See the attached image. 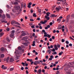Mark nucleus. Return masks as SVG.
Instances as JSON below:
<instances>
[{"mask_svg":"<svg viewBox=\"0 0 74 74\" xmlns=\"http://www.w3.org/2000/svg\"><path fill=\"white\" fill-rule=\"evenodd\" d=\"M49 54H50L51 53V52L52 51V49H51L49 50Z\"/></svg>","mask_w":74,"mask_h":74,"instance_id":"nucleus-26","label":"nucleus"},{"mask_svg":"<svg viewBox=\"0 0 74 74\" xmlns=\"http://www.w3.org/2000/svg\"><path fill=\"white\" fill-rule=\"evenodd\" d=\"M40 23L42 24H45V23L43 21H41Z\"/></svg>","mask_w":74,"mask_h":74,"instance_id":"nucleus-35","label":"nucleus"},{"mask_svg":"<svg viewBox=\"0 0 74 74\" xmlns=\"http://www.w3.org/2000/svg\"><path fill=\"white\" fill-rule=\"evenodd\" d=\"M52 52H55V49H52Z\"/></svg>","mask_w":74,"mask_h":74,"instance_id":"nucleus-44","label":"nucleus"},{"mask_svg":"<svg viewBox=\"0 0 74 74\" xmlns=\"http://www.w3.org/2000/svg\"><path fill=\"white\" fill-rule=\"evenodd\" d=\"M65 43L67 44H69V42L67 41H66Z\"/></svg>","mask_w":74,"mask_h":74,"instance_id":"nucleus-40","label":"nucleus"},{"mask_svg":"<svg viewBox=\"0 0 74 74\" xmlns=\"http://www.w3.org/2000/svg\"><path fill=\"white\" fill-rule=\"evenodd\" d=\"M14 9H13L12 10V11L13 12H16V10H19V11L21 12V9L20 6H15L14 7Z\"/></svg>","mask_w":74,"mask_h":74,"instance_id":"nucleus-1","label":"nucleus"},{"mask_svg":"<svg viewBox=\"0 0 74 74\" xmlns=\"http://www.w3.org/2000/svg\"><path fill=\"white\" fill-rule=\"evenodd\" d=\"M42 71L43 73H44L45 72V70L44 69H42Z\"/></svg>","mask_w":74,"mask_h":74,"instance_id":"nucleus-63","label":"nucleus"},{"mask_svg":"<svg viewBox=\"0 0 74 74\" xmlns=\"http://www.w3.org/2000/svg\"><path fill=\"white\" fill-rule=\"evenodd\" d=\"M61 19H60V18H58L57 19V21H58L59 23H60L61 21Z\"/></svg>","mask_w":74,"mask_h":74,"instance_id":"nucleus-19","label":"nucleus"},{"mask_svg":"<svg viewBox=\"0 0 74 74\" xmlns=\"http://www.w3.org/2000/svg\"><path fill=\"white\" fill-rule=\"evenodd\" d=\"M56 30H54L53 31V33H56Z\"/></svg>","mask_w":74,"mask_h":74,"instance_id":"nucleus-50","label":"nucleus"},{"mask_svg":"<svg viewBox=\"0 0 74 74\" xmlns=\"http://www.w3.org/2000/svg\"><path fill=\"white\" fill-rule=\"evenodd\" d=\"M69 18H70V15H68L67 16V18H66V19H69Z\"/></svg>","mask_w":74,"mask_h":74,"instance_id":"nucleus-31","label":"nucleus"},{"mask_svg":"<svg viewBox=\"0 0 74 74\" xmlns=\"http://www.w3.org/2000/svg\"><path fill=\"white\" fill-rule=\"evenodd\" d=\"M8 48H9V49L11 48V47H10V45H8Z\"/></svg>","mask_w":74,"mask_h":74,"instance_id":"nucleus-49","label":"nucleus"},{"mask_svg":"<svg viewBox=\"0 0 74 74\" xmlns=\"http://www.w3.org/2000/svg\"><path fill=\"white\" fill-rule=\"evenodd\" d=\"M7 69V67L5 66H4L3 68V69Z\"/></svg>","mask_w":74,"mask_h":74,"instance_id":"nucleus-34","label":"nucleus"},{"mask_svg":"<svg viewBox=\"0 0 74 74\" xmlns=\"http://www.w3.org/2000/svg\"><path fill=\"white\" fill-rule=\"evenodd\" d=\"M61 8V7L60 6H58V7H56V10L57 11H59Z\"/></svg>","mask_w":74,"mask_h":74,"instance_id":"nucleus-8","label":"nucleus"},{"mask_svg":"<svg viewBox=\"0 0 74 74\" xmlns=\"http://www.w3.org/2000/svg\"><path fill=\"white\" fill-rule=\"evenodd\" d=\"M52 38H50V39H49V41H52Z\"/></svg>","mask_w":74,"mask_h":74,"instance_id":"nucleus-51","label":"nucleus"},{"mask_svg":"<svg viewBox=\"0 0 74 74\" xmlns=\"http://www.w3.org/2000/svg\"><path fill=\"white\" fill-rule=\"evenodd\" d=\"M38 68H39V66H36L35 67V68L36 69H37Z\"/></svg>","mask_w":74,"mask_h":74,"instance_id":"nucleus-43","label":"nucleus"},{"mask_svg":"<svg viewBox=\"0 0 74 74\" xmlns=\"http://www.w3.org/2000/svg\"><path fill=\"white\" fill-rule=\"evenodd\" d=\"M42 10L41 9H39L38 10V12L40 13H41Z\"/></svg>","mask_w":74,"mask_h":74,"instance_id":"nucleus-36","label":"nucleus"},{"mask_svg":"<svg viewBox=\"0 0 74 74\" xmlns=\"http://www.w3.org/2000/svg\"><path fill=\"white\" fill-rule=\"evenodd\" d=\"M22 44L26 47H27L28 46L27 44L26 43H23Z\"/></svg>","mask_w":74,"mask_h":74,"instance_id":"nucleus-17","label":"nucleus"},{"mask_svg":"<svg viewBox=\"0 0 74 74\" xmlns=\"http://www.w3.org/2000/svg\"><path fill=\"white\" fill-rule=\"evenodd\" d=\"M34 63V62L33 61H32L31 62V64L32 65Z\"/></svg>","mask_w":74,"mask_h":74,"instance_id":"nucleus-56","label":"nucleus"},{"mask_svg":"<svg viewBox=\"0 0 74 74\" xmlns=\"http://www.w3.org/2000/svg\"><path fill=\"white\" fill-rule=\"evenodd\" d=\"M32 2H30L28 3V5L27 6L29 8H31V5H32Z\"/></svg>","mask_w":74,"mask_h":74,"instance_id":"nucleus-9","label":"nucleus"},{"mask_svg":"<svg viewBox=\"0 0 74 74\" xmlns=\"http://www.w3.org/2000/svg\"><path fill=\"white\" fill-rule=\"evenodd\" d=\"M6 40L8 41V42H10V40L9 39V38L8 37L6 38Z\"/></svg>","mask_w":74,"mask_h":74,"instance_id":"nucleus-30","label":"nucleus"},{"mask_svg":"<svg viewBox=\"0 0 74 74\" xmlns=\"http://www.w3.org/2000/svg\"><path fill=\"white\" fill-rule=\"evenodd\" d=\"M54 47L55 48V49L56 50H57L58 49V47H57V45H55Z\"/></svg>","mask_w":74,"mask_h":74,"instance_id":"nucleus-14","label":"nucleus"},{"mask_svg":"<svg viewBox=\"0 0 74 74\" xmlns=\"http://www.w3.org/2000/svg\"><path fill=\"white\" fill-rule=\"evenodd\" d=\"M44 22L45 23V24L47 22V20H45Z\"/></svg>","mask_w":74,"mask_h":74,"instance_id":"nucleus-64","label":"nucleus"},{"mask_svg":"<svg viewBox=\"0 0 74 74\" xmlns=\"http://www.w3.org/2000/svg\"><path fill=\"white\" fill-rule=\"evenodd\" d=\"M52 17H56V16H55V15L54 14H53L52 15Z\"/></svg>","mask_w":74,"mask_h":74,"instance_id":"nucleus-52","label":"nucleus"},{"mask_svg":"<svg viewBox=\"0 0 74 74\" xmlns=\"http://www.w3.org/2000/svg\"><path fill=\"white\" fill-rule=\"evenodd\" d=\"M52 54L53 55H57V53L56 51H55L54 52L52 53Z\"/></svg>","mask_w":74,"mask_h":74,"instance_id":"nucleus-22","label":"nucleus"},{"mask_svg":"<svg viewBox=\"0 0 74 74\" xmlns=\"http://www.w3.org/2000/svg\"><path fill=\"white\" fill-rule=\"evenodd\" d=\"M14 70V68H10V71H12Z\"/></svg>","mask_w":74,"mask_h":74,"instance_id":"nucleus-32","label":"nucleus"},{"mask_svg":"<svg viewBox=\"0 0 74 74\" xmlns=\"http://www.w3.org/2000/svg\"><path fill=\"white\" fill-rule=\"evenodd\" d=\"M4 33L3 32H1L0 34V37H1V36H2L3 35Z\"/></svg>","mask_w":74,"mask_h":74,"instance_id":"nucleus-28","label":"nucleus"},{"mask_svg":"<svg viewBox=\"0 0 74 74\" xmlns=\"http://www.w3.org/2000/svg\"><path fill=\"white\" fill-rule=\"evenodd\" d=\"M15 51L14 52V55H16V53H17L19 54H21V51H19L18 49H15Z\"/></svg>","mask_w":74,"mask_h":74,"instance_id":"nucleus-5","label":"nucleus"},{"mask_svg":"<svg viewBox=\"0 0 74 74\" xmlns=\"http://www.w3.org/2000/svg\"><path fill=\"white\" fill-rule=\"evenodd\" d=\"M59 18L60 19H61L63 18V17L62 16H60V17H59Z\"/></svg>","mask_w":74,"mask_h":74,"instance_id":"nucleus-53","label":"nucleus"},{"mask_svg":"<svg viewBox=\"0 0 74 74\" xmlns=\"http://www.w3.org/2000/svg\"><path fill=\"white\" fill-rule=\"evenodd\" d=\"M30 12L31 13H33L34 11L33 10H32V9H31Z\"/></svg>","mask_w":74,"mask_h":74,"instance_id":"nucleus-54","label":"nucleus"},{"mask_svg":"<svg viewBox=\"0 0 74 74\" xmlns=\"http://www.w3.org/2000/svg\"><path fill=\"white\" fill-rule=\"evenodd\" d=\"M63 53V51H61L58 54L59 56H61Z\"/></svg>","mask_w":74,"mask_h":74,"instance_id":"nucleus-25","label":"nucleus"},{"mask_svg":"<svg viewBox=\"0 0 74 74\" xmlns=\"http://www.w3.org/2000/svg\"><path fill=\"white\" fill-rule=\"evenodd\" d=\"M35 41H34L33 42V44H32V46L33 47H34L35 45Z\"/></svg>","mask_w":74,"mask_h":74,"instance_id":"nucleus-20","label":"nucleus"},{"mask_svg":"<svg viewBox=\"0 0 74 74\" xmlns=\"http://www.w3.org/2000/svg\"><path fill=\"white\" fill-rule=\"evenodd\" d=\"M51 13L49 12H47V13H46V15L45 16V18L47 19V20H49L50 19V18L49 17V15Z\"/></svg>","mask_w":74,"mask_h":74,"instance_id":"nucleus-3","label":"nucleus"},{"mask_svg":"<svg viewBox=\"0 0 74 74\" xmlns=\"http://www.w3.org/2000/svg\"><path fill=\"white\" fill-rule=\"evenodd\" d=\"M23 7L24 9H25L26 8V3H24Z\"/></svg>","mask_w":74,"mask_h":74,"instance_id":"nucleus-37","label":"nucleus"},{"mask_svg":"<svg viewBox=\"0 0 74 74\" xmlns=\"http://www.w3.org/2000/svg\"><path fill=\"white\" fill-rule=\"evenodd\" d=\"M27 39H28V37L27 36H25V37H24L23 39V40H27Z\"/></svg>","mask_w":74,"mask_h":74,"instance_id":"nucleus-16","label":"nucleus"},{"mask_svg":"<svg viewBox=\"0 0 74 74\" xmlns=\"http://www.w3.org/2000/svg\"><path fill=\"white\" fill-rule=\"evenodd\" d=\"M11 23L12 25H13V24H15L19 25V23L17 22H16L15 21H13L11 22Z\"/></svg>","mask_w":74,"mask_h":74,"instance_id":"nucleus-6","label":"nucleus"},{"mask_svg":"<svg viewBox=\"0 0 74 74\" xmlns=\"http://www.w3.org/2000/svg\"><path fill=\"white\" fill-rule=\"evenodd\" d=\"M62 4L63 5H68L67 3H66V1H62Z\"/></svg>","mask_w":74,"mask_h":74,"instance_id":"nucleus-12","label":"nucleus"},{"mask_svg":"<svg viewBox=\"0 0 74 74\" xmlns=\"http://www.w3.org/2000/svg\"><path fill=\"white\" fill-rule=\"evenodd\" d=\"M2 22L3 23H7V21H2Z\"/></svg>","mask_w":74,"mask_h":74,"instance_id":"nucleus-46","label":"nucleus"},{"mask_svg":"<svg viewBox=\"0 0 74 74\" xmlns=\"http://www.w3.org/2000/svg\"><path fill=\"white\" fill-rule=\"evenodd\" d=\"M4 54H0V58H3L4 57Z\"/></svg>","mask_w":74,"mask_h":74,"instance_id":"nucleus-11","label":"nucleus"},{"mask_svg":"<svg viewBox=\"0 0 74 74\" xmlns=\"http://www.w3.org/2000/svg\"><path fill=\"white\" fill-rule=\"evenodd\" d=\"M53 24V23L52 22H50V25L51 26Z\"/></svg>","mask_w":74,"mask_h":74,"instance_id":"nucleus-55","label":"nucleus"},{"mask_svg":"<svg viewBox=\"0 0 74 74\" xmlns=\"http://www.w3.org/2000/svg\"><path fill=\"white\" fill-rule=\"evenodd\" d=\"M61 28H62V26H61L60 25V26H58V29H60Z\"/></svg>","mask_w":74,"mask_h":74,"instance_id":"nucleus-23","label":"nucleus"},{"mask_svg":"<svg viewBox=\"0 0 74 74\" xmlns=\"http://www.w3.org/2000/svg\"><path fill=\"white\" fill-rule=\"evenodd\" d=\"M61 41L62 42H64V39H62Z\"/></svg>","mask_w":74,"mask_h":74,"instance_id":"nucleus-42","label":"nucleus"},{"mask_svg":"<svg viewBox=\"0 0 74 74\" xmlns=\"http://www.w3.org/2000/svg\"><path fill=\"white\" fill-rule=\"evenodd\" d=\"M42 32H43L44 33V34H45L44 35V36L45 37H48L49 38H50L51 36L49 35V34H47V33L45 32V30H42Z\"/></svg>","mask_w":74,"mask_h":74,"instance_id":"nucleus-2","label":"nucleus"},{"mask_svg":"<svg viewBox=\"0 0 74 74\" xmlns=\"http://www.w3.org/2000/svg\"><path fill=\"white\" fill-rule=\"evenodd\" d=\"M48 56H46V59H48Z\"/></svg>","mask_w":74,"mask_h":74,"instance_id":"nucleus-58","label":"nucleus"},{"mask_svg":"<svg viewBox=\"0 0 74 74\" xmlns=\"http://www.w3.org/2000/svg\"><path fill=\"white\" fill-rule=\"evenodd\" d=\"M68 69V68H65L64 70H65V71H66V70Z\"/></svg>","mask_w":74,"mask_h":74,"instance_id":"nucleus-48","label":"nucleus"},{"mask_svg":"<svg viewBox=\"0 0 74 74\" xmlns=\"http://www.w3.org/2000/svg\"><path fill=\"white\" fill-rule=\"evenodd\" d=\"M38 74H40V73H41V69H39L38 70Z\"/></svg>","mask_w":74,"mask_h":74,"instance_id":"nucleus-33","label":"nucleus"},{"mask_svg":"<svg viewBox=\"0 0 74 74\" xmlns=\"http://www.w3.org/2000/svg\"><path fill=\"white\" fill-rule=\"evenodd\" d=\"M33 16L34 17H36L37 16L36 15V14L34 13L33 15Z\"/></svg>","mask_w":74,"mask_h":74,"instance_id":"nucleus-39","label":"nucleus"},{"mask_svg":"<svg viewBox=\"0 0 74 74\" xmlns=\"http://www.w3.org/2000/svg\"><path fill=\"white\" fill-rule=\"evenodd\" d=\"M14 4L15 5H18V1H15L14 2Z\"/></svg>","mask_w":74,"mask_h":74,"instance_id":"nucleus-29","label":"nucleus"},{"mask_svg":"<svg viewBox=\"0 0 74 74\" xmlns=\"http://www.w3.org/2000/svg\"><path fill=\"white\" fill-rule=\"evenodd\" d=\"M18 50H21L22 49V48L21 47L19 46L18 47Z\"/></svg>","mask_w":74,"mask_h":74,"instance_id":"nucleus-21","label":"nucleus"},{"mask_svg":"<svg viewBox=\"0 0 74 74\" xmlns=\"http://www.w3.org/2000/svg\"><path fill=\"white\" fill-rule=\"evenodd\" d=\"M21 69L22 70H24V68H23V67H22V68H21Z\"/></svg>","mask_w":74,"mask_h":74,"instance_id":"nucleus-59","label":"nucleus"},{"mask_svg":"<svg viewBox=\"0 0 74 74\" xmlns=\"http://www.w3.org/2000/svg\"><path fill=\"white\" fill-rule=\"evenodd\" d=\"M10 59V57H8L7 59H6V61H7V62H8L9 60Z\"/></svg>","mask_w":74,"mask_h":74,"instance_id":"nucleus-24","label":"nucleus"},{"mask_svg":"<svg viewBox=\"0 0 74 74\" xmlns=\"http://www.w3.org/2000/svg\"><path fill=\"white\" fill-rule=\"evenodd\" d=\"M53 56L51 55L50 56V58H49V60H52V59L53 58Z\"/></svg>","mask_w":74,"mask_h":74,"instance_id":"nucleus-13","label":"nucleus"},{"mask_svg":"<svg viewBox=\"0 0 74 74\" xmlns=\"http://www.w3.org/2000/svg\"><path fill=\"white\" fill-rule=\"evenodd\" d=\"M52 39H53V40H54V39H55V37L54 36H52Z\"/></svg>","mask_w":74,"mask_h":74,"instance_id":"nucleus-60","label":"nucleus"},{"mask_svg":"<svg viewBox=\"0 0 74 74\" xmlns=\"http://www.w3.org/2000/svg\"><path fill=\"white\" fill-rule=\"evenodd\" d=\"M10 61L11 62H13L14 61V59L13 58H11L10 59Z\"/></svg>","mask_w":74,"mask_h":74,"instance_id":"nucleus-10","label":"nucleus"},{"mask_svg":"<svg viewBox=\"0 0 74 74\" xmlns=\"http://www.w3.org/2000/svg\"><path fill=\"white\" fill-rule=\"evenodd\" d=\"M39 28L40 29H42V27L41 26H40Z\"/></svg>","mask_w":74,"mask_h":74,"instance_id":"nucleus-62","label":"nucleus"},{"mask_svg":"<svg viewBox=\"0 0 74 74\" xmlns=\"http://www.w3.org/2000/svg\"><path fill=\"white\" fill-rule=\"evenodd\" d=\"M30 21H34V20L31 19H30Z\"/></svg>","mask_w":74,"mask_h":74,"instance_id":"nucleus-61","label":"nucleus"},{"mask_svg":"<svg viewBox=\"0 0 74 74\" xmlns=\"http://www.w3.org/2000/svg\"><path fill=\"white\" fill-rule=\"evenodd\" d=\"M6 30L7 31H9L10 30V29L9 28H7L6 29Z\"/></svg>","mask_w":74,"mask_h":74,"instance_id":"nucleus-57","label":"nucleus"},{"mask_svg":"<svg viewBox=\"0 0 74 74\" xmlns=\"http://www.w3.org/2000/svg\"><path fill=\"white\" fill-rule=\"evenodd\" d=\"M0 50L1 51H3L7 50V49L3 47L0 49Z\"/></svg>","mask_w":74,"mask_h":74,"instance_id":"nucleus-7","label":"nucleus"},{"mask_svg":"<svg viewBox=\"0 0 74 74\" xmlns=\"http://www.w3.org/2000/svg\"><path fill=\"white\" fill-rule=\"evenodd\" d=\"M26 35V32H23L21 36H25V35Z\"/></svg>","mask_w":74,"mask_h":74,"instance_id":"nucleus-15","label":"nucleus"},{"mask_svg":"<svg viewBox=\"0 0 74 74\" xmlns=\"http://www.w3.org/2000/svg\"><path fill=\"white\" fill-rule=\"evenodd\" d=\"M35 62H36L37 64H38L40 63V62L38 60L36 61Z\"/></svg>","mask_w":74,"mask_h":74,"instance_id":"nucleus-38","label":"nucleus"},{"mask_svg":"<svg viewBox=\"0 0 74 74\" xmlns=\"http://www.w3.org/2000/svg\"><path fill=\"white\" fill-rule=\"evenodd\" d=\"M6 16L8 18H11V16L10 14H7Z\"/></svg>","mask_w":74,"mask_h":74,"instance_id":"nucleus-18","label":"nucleus"},{"mask_svg":"<svg viewBox=\"0 0 74 74\" xmlns=\"http://www.w3.org/2000/svg\"><path fill=\"white\" fill-rule=\"evenodd\" d=\"M22 64L23 65V66H25V64L24 63L22 62Z\"/></svg>","mask_w":74,"mask_h":74,"instance_id":"nucleus-47","label":"nucleus"},{"mask_svg":"<svg viewBox=\"0 0 74 74\" xmlns=\"http://www.w3.org/2000/svg\"><path fill=\"white\" fill-rule=\"evenodd\" d=\"M5 17H6L5 15L4 14H3L2 16V18H5Z\"/></svg>","mask_w":74,"mask_h":74,"instance_id":"nucleus-27","label":"nucleus"},{"mask_svg":"<svg viewBox=\"0 0 74 74\" xmlns=\"http://www.w3.org/2000/svg\"><path fill=\"white\" fill-rule=\"evenodd\" d=\"M14 33H15V31L12 30L11 32V34L10 35V37L11 38L13 37L14 36Z\"/></svg>","mask_w":74,"mask_h":74,"instance_id":"nucleus-4","label":"nucleus"},{"mask_svg":"<svg viewBox=\"0 0 74 74\" xmlns=\"http://www.w3.org/2000/svg\"><path fill=\"white\" fill-rule=\"evenodd\" d=\"M3 11L2 10H1V9H0V13L2 14L3 13Z\"/></svg>","mask_w":74,"mask_h":74,"instance_id":"nucleus-41","label":"nucleus"},{"mask_svg":"<svg viewBox=\"0 0 74 74\" xmlns=\"http://www.w3.org/2000/svg\"><path fill=\"white\" fill-rule=\"evenodd\" d=\"M60 73H59V71H57L56 72V74H59Z\"/></svg>","mask_w":74,"mask_h":74,"instance_id":"nucleus-45","label":"nucleus"}]
</instances>
